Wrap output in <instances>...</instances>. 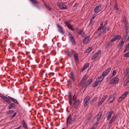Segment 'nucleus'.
I'll use <instances>...</instances> for the list:
<instances>
[{
    "label": "nucleus",
    "instance_id": "26",
    "mask_svg": "<svg viewBox=\"0 0 129 129\" xmlns=\"http://www.w3.org/2000/svg\"><path fill=\"white\" fill-rule=\"evenodd\" d=\"M105 77H104L103 76H100L97 78L96 79L97 80L99 81L100 82H101L104 79Z\"/></svg>",
    "mask_w": 129,
    "mask_h": 129
},
{
    "label": "nucleus",
    "instance_id": "20",
    "mask_svg": "<svg viewBox=\"0 0 129 129\" xmlns=\"http://www.w3.org/2000/svg\"><path fill=\"white\" fill-rule=\"evenodd\" d=\"M93 116V114L92 112H90L89 113L87 116V118L86 120V121H88Z\"/></svg>",
    "mask_w": 129,
    "mask_h": 129
},
{
    "label": "nucleus",
    "instance_id": "37",
    "mask_svg": "<svg viewBox=\"0 0 129 129\" xmlns=\"http://www.w3.org/2000/svg\"><path fill=\"white\" fill-rule=\"evenodd\" d=\"M128 27L127 25H124V28L125 29V33H126V35H127V31L128 30Z\"/></svg>",
    "mask_w": 129,
    "mask_h": 129
},
{
    "label": "nucleus",
    "instance_id": "13",
    "mask_svg": "<svg viewBox=\"0 0 129 129\" xmlns=\"http://www.w3.org/2000/svg\"><path fill=\"white\" fill-rule=\"evenodd\" d=\"M125 37L124 36L123 38L121 40L120 42L119 43V45L118 46V48L120 49L122 47L124 43V40H125Z\"/></svg>",
    "mask_w": 129,
    "mask_h": 129
},
{
    "label": "nucleus",
    "instance_id": "44",
    "mask_svg": "<svg viewBox=\"0 0 129 129\" xmlns=\"http://www.w3.org/2000/svg\"><path fill=\"white\" fill-rule=\"evenodd\" d=\"M89 66V64L88 63H87L84 66V67H85V68H87Z\"/></svg>",
    "mask_w": 129,
    "mask_h": 129
},
{
    "label": "nucleus",
    "instance_id": "30",
    "mask_svg": "<svg viewBox=\"0 0 129 129\" xmlns=\"http://www.w3.org/2000/svg\"><path fill=\"white\" fill-rule=\"evenodd\" d=\"M15 105L14 103H11L9 106V109H10L13 108L15 106Z\"/></svg>",
    "mask_w": 129,
    "mask_h": 129
},
{
    "label": "nucleus",
    "instance_id": "15",
    "mask_svg": "<svg viewBox=\"0 0 129 129\" xmlns=\"http://www.w3.org/2000/svg\"><path fill=\"white\" fill-rule=\"evenodd\" d=\"M121 38V36L117 35L115 36L113 38H112L111 40V41L112 42H113L116 40H118L120 39Z\"/></svg>",
    "mask_w": 129,
    "mask_h": 129
},
{
    "label": "nucleus",
    "instance_id": "58",
    "mask_svg": "<svg viewBox=\"0 0 129 129\" xmlns=\"http://www.w3.org/2000/svg\"><path fill=\"white\" fill-rule=\"evenodd\" d=\"M70 75L71 76H73V73L72 72H70Z\"/></svg>",
    "mask_w": 129,
    "mask_h": 129
},
{
    "label": "nucleus",
    "instance_id": "59",
    "mask_svg": "<svg viewBox=\"0 0 129 129\" xmlns=\"http://www.w3.org/2000/svg\"><path fill=\"white\" fill-rule=\"evenodd\" d=\"M113 95H110V97L109 98V100L111 99L112 98H113Z\"/></svg>",
    "mask_w": 129,
    "mask_h": 129
},
{
    "label": "nucleus",
    "instance_id": "14",
    "mask_svg": "<svg viewBox=\"0 0 129 129\" xmlns=\"http://www.w3.org/2000/svg\"><path fill=\"white\" fill-rule=\"evenodd\" d=\"M73 101V107L75 109L77 108L79 106L80 103V102L79 100H77L74 101Z\"/></svg>",
    "mask_w": 129,
    "mask_h": 129
},
{
    "label": "nucleus",
    "instance_id": "52",
    "mask_svg": "<svg viewBox=\"0 0 129 129\" xmlns=\"http://www.w3.org/2000/svg\"><path fill=\"white\" fill-rule=\"evenodd\" d=\"M16 112H15L13 114V115H12L11 117L12 118H13L16 115Z\"/></svg>",
    "mask_w": 129,
    "mask_h": 129
},
{
    "label": "nucleus",
    "instance_id": "10",
    "mask_svg": "<svg viewBox=\"0 0 129 129\" xmlns=\"http://www.w3.org/2000/svg\"><path fill=\"white\" fill-rule=\"evenodd\" d=\"M57 5L59 7V8L62 10H64L67 9V7L65 4L58 3H57Z\"/></svg>",
    "mask_w": 129,
    "mask_h": 129
},
{
    "label": "nucleus",
    "instance_id": "55",
    "mask_svg": "<svg viewBox=\"0 0 129 129\" xmlns=\"http://www.w3.org/2000/svg\"><path fill=\"white\" fill-rule=\"evenodd\" d=\"M115 98V97L114 96L113 98V100H112L110 101V103H111L112 102H113L114 101V99Z\"/></svg>",
    "mask_w": 129,
    "mask_h": 129
},
{
    "label": "nucleus",
    "instance_id": "17",
    "mask_svg": "<svg viewBox=\"0 0 129 129\" xmlns=\"http://www.w3.org/2000/svg\"><path fill=\"white\" fill-rule=\"evenodd\" d=\"M64 24L66 25L70 29L73 30L74 29L73 28L72 25L69 23L68 22H64Z\"/></svg>",
    "mask_w": 129,
    "mask_h": 129
},
{
    "label": "nucleus",
    "instance_id": "31",
    "mask_svg": "<svg viewBox=\"0 0 129 129\" xmlns=\"http://www.w3.org/2000/svg\"><path fill=\"white\" fill-rule=\"evenodd\" d=\"M44 5L48 10L49 11L51 10V9L50 8V7L48 4L44 3Z\"/></svg>",
    "mask_w": 129,
    "mask_h": 129
},
{
    "label": "nucleus",
    "instance_id": "32",
    "mask_svg": "<svg viewBox=\"0 0 129 129\" xmlns=\"http://www.w3.org/2000/svg\"><path fill=\"white\" fill-rule=\"evenodd\" d=\"M100 82L98 81V80H96L94 83V85H92V87H93L94 88L95 87L98 85L99 84Z\"/></svg>",
    "mask_w": 129,
    "mask_h": 129
},
{
    "label": "nucleus",
    "instance_id": "4",
    "mask_svg": "<svg viewBox=\"0 0 129 129\" xmlns=\"http://www.w3.org/2000/svg\"><path fill=\"white\" fill-rule=\"evenodd\" d=\"M119 81L118 78L117 77H115L110 80V83L111 84H114L117 83Z\"/></svg>",
    "mask_w": 129,
    "mask_h": 129
},
{
    "label": "nucleus",
    "instance_id": "12",
    "mask_svg": "<svg viewBox=\"0 0 129 129\" xmlns=\"http://www.w3.org/2000/svg\"><path fill=\"white\" fill-rule=\"evenodd\" d=\"M1 97L2 99H3V100L5 102H6L8 103V104H10L11 102L9 100H8V97H7L5 96L2 95H1Z\"/></svg>",
    "mask_w": 129,
    "mask_h": 129
},
{
    "label": "nucleus",
    "instance_id": "45",
    "mask_svg": "<svg viewBox=\"0 0 129 129\" xmlns=\"http://www.w3.org/2000/svg\"><path fill=\"white\" fill-rule=\"evenodd\" d=\"M96 15L95 14H93L91 18L92 20H93L96 17Z\"/></svg>",
    "mask_w": 129,
    "mask_h": 129
},
{
    "label": "nucleus",
    "instance_id": "42",
    "mask_svg": "<svg viewBox=\"0 0 129 129\" xmlns=\"http://www.w3.org/2000/svg\"><path fill=\"white\" fill-rule=\"evenodd\" d=\"M124 56L125 57H129V52L125 54L124 55Z\"/></svg>",
    "mask_w": 129,
    "mask_h": 129
},
{
    "label": "nucleus",
    "instance_id": "25",
    "mask_svg": "<svg viewBox=\"0 0 129 129\" xmlns=\"http://www.w3.org/2000/svg\"><path fill=\"white\" fill-rule=\"evenodd\" d=\"M75 53L74 54V56L76 60V62L79 61V59H78V55L77 53L75 52L74 51Z\"/></svg>",
    "mask_w": 129,
    "mask_h": 129
},
{
    "label": "nucleus",
    "instance_id": "51",
    "mask_svg": "<svg viewBox=\"0 0 129 129\" xmlns=\"http://www.w3.org/2000/svg\"><path fill=\"white\" fill-rule=\"evenodd\" d=\"M70 78L72 80L73 82H74L75 81L74 77L73 76H71Z\"/></svg>",
    "mask_w": 129,
    "mask_h": 129
},
{
    "label": "nucleus",
    "instance_id": "2",
    "mask_svg": "<svg viewBox=\"0 0 129 129\" xmlns=\"http://www.w3.org/2000/svg\"><path fill=\"white\" fill-rule=\"evenodd\" d=\"M88 78V75L87 74L85 75L82 78L81 81L80 82L78 86L80 87L81 86L85 84V81L87 80Z\"/></svg>",
    "mask_w": 129,
    "mask_h": 129
},
{
    "label": "nucleus",
    "instance_id": "54",
    "mask_svg": "<svg viewBox=\"0 0 129 129\" xmlns=\"http://www.w3.org/2000/svg\"><path fill=\"white\" fill-rule=\"evenodd\" d=\"M126 48L125 49L127 51L129 50V46L128 45H127L126 47Z\"/></svg>",
    "mask_w": 129,
    "mask_h": 129
},
{
    "label": "nucleus",
    "instance_id": "53",
    "mask_svg": "<svg viewBox=\"0 0 129 129\" xmlns=\"http://www.w3.org/2000/svg\"><path fill=\"white\" fill-rule=\"evenodd\" d=\"M111 117V116H109V115L107 117V120H109L110 119Z\"/></svg>",
    "mask_w": 129,
    "mask_h": 129
},
{
    "label": "nucleus",
    "instance_id": "57",
    "mask_svg": "<svg viewBox=\"0 0 129 129\" xmlns=\"http://www.w3.org/2000/svg\"><path fill=\"white\" fill-rule=\"evenodd\" d=\"M93 20H92L91 18L90 20V22H89V24H90L92 23V21Z\"/></svg>",
    "mask_w": 129,
    "mask_h": 129
},
{
    "label": "nucleus",
    "instance_id": "11",
    "mask_svg": "<svg viewBox=\"0 0 129 129\" xmlns=\"http://www.w3.org/2000/svg\"><path fill=\"white\" fill-rule=\"evenodd\" d=\"M56 25L58 28V31L61 34L64 35V32L63 28L58 24H57Z\"/></svg>",
    "mask_w": 129,
    "mask_h": 129
},
{
    "label": "nucleus",
    "instance_id": "41",
    "mask_svg": "<svg viewBox=\"0 0 129 129\" xmlns=\"http://www.w3.org/2000/svg\"><path fill=\"white\" fill-rule=\"evenodd\" d=\"M89 84L88 83H87V82L85 84V85L83 86V88H84V90H85L86 88H87V86L89 85Z\"/></svg>",
    "mask_w": 129,
    "mask_h": 129
},
{
    "label": "nucleus",
    "instance_id": "19",
    "mask_svg": "<svg viewBox=\"0 0 129 129\" xmlns=\"http://www.w3.org/2000/svg\"><path fill=\"white\" fill-rule=\"evenodd\" d=\"M90 38L89 36H87L84 39L83 41V43L85 44H86L89 41V40Z\"/></svg>",
    "mask_w": 129,
    "mask_h": 129
},
{
    "label": "nucleus",
    "instance_id": "56",
    "mask_svg": "<svg viewBox=\"0 0 129 129\" xmlns=\"http://www.w3.org/2000/svg\"><path fill=\"white\" fill-rule=\"evenodd\" d=\"M110 113V114L112 115L114 113V111L113 110H111L110 111H109Z\"/></svg>",
    "mask_w": 129,
    "mask_h": 129
},
{
    "label": "nucleus",
    "instance_id": "21",
    "mask_svg": "<svg viewBox=\"0 0 129 129\" xmlns=\"http://www.w3.org/2000/svg\"><path fill=\"white\" fill-rule=\"evenodd\" d=\"M72 120V118L71 117V114H70L67 118V124L70 123H71Z\"/></svg>",
    "mask_w": 129,
    "mask_h": 129
},
{
    "label": "nucleus",
    "instance_id": "5",
    "mask_svg": "<svg viewBox=\"0 0 129 129\" xmlns=\"http://www.w3.org/2000/svg\"><path fill=\"white\" fill-rule=\"evenodd\" d=\"M90 99V97L89 96H87L86 97L83 102L84 106L86 107L88 105L89 103Z\"/></svg>",
    "mask_w": 129,
    "mask_h": 129
},
{
    "label": "nucleus",
    "instance_id": "22",
    "mask_svg": "<svg viewBox=\"0 0 129 129\" xmlns=\"http://www.w3.org/2000/svg\"><path fill=\"white\" fill-rule=\"evenodd\" d=\"M22 123L23 127H24L25 129H28L27 125L24 120L22 121Z\"/></svg>",
    "mask_w": 129,
    "mask_h": 129
},
{
    "label": "nucleus",
    "instance_id": "6",
    "mask_svg": "<svg viewBox=\"0 0 129 129\" xmlns=\"http://www.w3.org/2000/svg\"><path fill=\"white\" fill-rule=\"evenodd\" d=\"M69 38L70 39V41L72 42V44L75 45L76 44V42L75 39L73 37L72 34L70 33H68Z\"/></svg>",
    "mask_w": 129,
    "mask_h": 129
},
{
    "label": "nucleus",
    "instance_id": "63",
    "mask_svg": "<svg viewBox=\"0 0 129 129\" xmlns=\"http://www.w3.org/2000/svg\"><path fill=\"white\" fill-rule=\"evenodd\" d=\"M36 7H37V8L38 9H40V7H39V6H37H37H36Z\"/></svg>",
    "mask_w": 129,
    "mask_h": 129
},
{
    "label": "nucleus",
    "instance_id": "40",
    "mask_svg": "<svg viewBox=\"0 0 129 129\" xmlns=\"http://www.w3.org/2000/svg\"><path fill=\"white\" fill-rule=\"evenodd\" d=\"M92 81V79H91L88 80L87 83H88L89 84H90Z\"/></svg>",
    "mask_w": 129,
    "mask_h": 129
},
{
    "label": "nucleus",
    "instance_id": "18",
    "mask_svg": "<svg viewBox=\"0 0 129 129\" xmlns=\"http://www.w3.org/2000/svg\"><path fill=\"white\" fill-rule=\"evenodd\" d=\"M102 116V112L101 111H100L98 114L95 117V118H97V121H98L99 120Z\"/></svg>",
    "mask_w": 129,
    "mask_h": 129
},
{
    "label": "nucleus",
    "instance_id": "9",
    "mask_svg": "<svg viewBox=\"0 0 129 129\" xmlns=\"http://www.w3.org/2000/svg\"><path fill=\"white\" fill-rule=\"evenodd\" d=\"M76 30L77 33L78 34L81 35L82 37H84L85 34L82 29L77 28L76 29Z\"/></svg>",
    "mask_w": 129,
    "mask_h": 129
},
{
    "label": "nucleus",
    "instance_id": "46",
    "mask_svg": "<svg viewBox=\"0 0 129 129\" xmlns=\"http://www.w3.org/2000/svg\"><path fill=\"white\" fill-rule=\"evenodd\" d=\"M76 115H74L73 117V118L72 119V121H75V120L76 119Z\"/></svg>",
    "mask_w": 129,
    "mask_h": 129
},
{
    "label": "nucleus",
    "instance_id": "47",
    "mask_svg": "<svg viewBox=\"0 0 129 129\" xmlns=\"http://www.w3.org/2000/svg\"><path fill=\"white\" fill-rule=\"evenodd\" d=\"M97 99H98L97 97H94L92 99V102H94V101L96 100Z\"/></svg>",
    "mask_w": 129,
    "mask_h": 129
},
{
    "label": "nucleus",
    "instance_id": "64",
    "mask_svg": "<svg viewBox=\"0 0 129 129\" xmlns=\"http://www.w3.org/2000/svg\"><path fill=\"white\" fill-rule=\"evenodd\" d=\"M77 3H76L74 6V7H76V5H77Z\"/></svg>",
    "mask_w": 129,
    "mask_h": 129
},
{
    "label": "nucleus",
    "instance_id": "8",
    "mask_svg": "<svg viewBox=\"0 0 129 129\" xmlns=\"http://www.w3.org/2000/svg\"><path fill=\"white\" fill-rule=\"evenodd\" d=\"M101 53V51L100 50H98V52L95 53L91 56V59L92 60L95 59Z\"/></svg>",
    "mask_w": 129,
    "mask_h": 129
},
{
    "label": "nucleus",
    "instance_id": "29",
    "mask_svg": "<svg viewBox=\"0 0 129 129\" xmlns=\"http://www.w3.org/2000/svg\"><path fill=\"white\" fill-rule=\"evenodd\" d=\"M31 2L32 4L35 6H37L38 3V2L36 0H32Z\"/></svg>",
    "mask_w": 129,
    "mask_h": 129
},
{
    "label": "nucleus",
    "instance_id": "62",
    "mask_svg": "<svg viewBox=\"0 0 129 129\" xmlns=\"http://www.w3.org/2000/svg\"><path fill=\"white\" fill-rule=\"evenodd\" d=\"M108 115L109 116H111V114H110V112H109L108 113Z\"/></svg>",
    "mask_w": 129,
    "mask_h": 129
},
{
    "label": "nucleus",
    "instance_id": "39",
    "mask_svg": "<svg viewBox=\"0 0 129 129\" xmlns=\"http://www.w3.org/2000/svg\"><path fill=\"white\" fill-rule=\"evenodd\" d=\"M122 22H123L124 25H127V22L125 19H124L123 20H122Z\"/></svg>",
    "mask_w": 129,
    "mask_h": 129
},
{
    "label": "nucleus",
    "instance_id": "61",
    "mask_svg": "<svg viewBox=\"0 0 129 129\" xmlns=\"http://www.w3.org/2000/svg\"><path fill=\"white\" fill-rule=\"evenodd\" d=\"M98 124V121H97L95 123L94 125H96V126H97Z\"/></svg>",
    "mask_w": 129,
    "mask_h": 129
},
{
    "label": "nucleus",
    "instance_id": "3",
    "mask_svg": "<svg viewBox=\"0 0 129 129\" xmlns=\"http://www.w3.org/2000/svg\"><path fill=\"white\" fill-rule=\"evenodd\" d=\"M102 5L100 4H99L96 6L94 8V12L95 13H97L99 12L102 10Z\"/></svg>",
    "mask_w": 129,
    "mask_h": 129
},
{
    "label": "nucleus",
    "instance_id": "28",
    "mask_svg": "<svg viewBox=\"0 0 129 129\" xmlns=\"http://www.w3.org/2000/svg\"><path fill=\"white\" fill-rule=\"evenodd\" d=\"M92 47L91 46H90L87 48V49L86 50V53H89L92 50Z\"/></svg>",
    "mask_w": 129,
    "mask_h": 129
},
{
    "label": "nucleus",
    "instance_id": "36",
    "mask_svg": "<svg viewBox=\"0 0 129 129\" xmlns=\"http://www.w3.org/2000/svg\"><path fill=\"white\" fill-rule=\"evenodd\" d=\"M116 73V70H114L112 74V75L111 76L110 75V78H111L113 77V76L115 75Z\"/></svg>",
    "mask_w": 129,
    "mask_h": 129
},
{
    "label": "nucleus",
    "instance_id": "27",
    "mask_svg": "<svg viewBox=\"0 0 129 129\" xmlns=\"http://www.w3.org/2000/svg\"><path fill=\"white\" fill-rule=\"evenodd\" d=\"M69 103L70 105H72V97L71 95H69Z\"/></svg>",
    "mask_w": 129,
    "mask_h": 129
},
{
    "label": "nucleus",
    "instance_id": "60",
    "mask_svg": "<svg viewBox=\"0 0 129 129\" xmlns=\"http://www.w3.org/2000/svg\"><path fill=\"white\" fill-rule=\"evenodd\" d=\"M86 69L85 68V67H83L81 71L82 72L84 70Z\"/></svg>",
    "mask_w": 129,
    "mask_h": 129
},
{
    "label": "nucleus",
    "instance_id": "33",
    "mask_svg": "<svg viewBox=\"0 0 129 129\" xmlns=\"http://www.w3.org/2000/svg\"><path fill=\"white\" fill-rule=\"evenodd\" d=\"M128 94V92L126 91L122 95L121 97H122L124 99L125 97Z\"/></svg>",
    "mask_w": 129,
    "mask_h": 129
},
{
    "label": "nucleus",
    "instance_id": "16",
    "mask_svg": "<svg viewBox=\"0 0 129 129\" xmlns=\"http://www.w3.org/2000/svg\"><path fill=\"white\" fill-rule=\"evenodd\" d=\"M8 98L9 100H10L14 103H16L17 104H18V103L16 99L13 98L10 96H8Z\"/></svg>",
    "mask_w": 129,
    "mask_h": 129
},
{
    "label": "nucleus",
    "instance_id": "34",
    "mask_svg": "<svg viewBox=\"0 0 129 129\" xmlns=\"http://www.w3.org/2000/svg\"><path fill=\"white\" fill-rule=\"evenodd\" d=\"M111 42H108L105 45L106 49L110 47V45H111Z\"/></svg>",
    "mask_w": 129,
    "mask_h": 129
},
{
    "label": "nucleus",
    "instance_id": "24",
    "mask_svg": "<svg viewBox=\"0 0 129 129\" xmlns=\"http://www.w3.org/2000/svg\"><path fill=\"white\" fill-rule=\"evenodd\" d=\"M114 8L115 10H116V13H117L119 12V9L118 6L116 2L115 3V6L114 7Z\"/></svg>",
    "mask_w": 129,
    "mask_h": 129
},
{
    "label": "nucleus",
    "instance_id": "48",
    "mask_svg": "<svg viewBox=\"0 0 129 129\" xmlns=\"http://www.w3.org/2000/svg\"><path fill=\"white\" fill-rule=\"evenodd\" d=\"M103 103L102 101H100L98 103V105L99 106H100Z\"/></svg>",
    "mask_w": 129,
    "mask_h": 129
},
{
    "label": "nucleus",
    "instance_id": "7",
    "mask_svg": "<svg viewBox=\"0 0 129 129\" xmlns=\"http://www.w3.org/2000/svg\"><path fill=\"white\" fill-rule=\"evenodd\" d=\"M111 68L110 67L108 68L106 70L104 71L102 74V76L104 77H105L108 75L111 70Z\"/></svg>",
    "mask_w": 129,
    "mask_h": 129
},
{
    "label": "nucleus",
    "instance_id": "35",
    "mask_svg": "<svg viewBox=\"0 0 129 129\" xmlns=\"http://www.w3.org/2000/svg\"><path fill=\"white\" fill-rule=\"evenodd\" d=\"M108 96L107 95H106L104 96H103L102 98L101 101L104 102L105 99L108 97Z\"/></svg>",
    "mask_w": 129,
    "mask_h": 129
},
{
    "label": "nucleus",
    "instance_id": "50",
    "mask_svg": "<svg viewBox=\"0 0 129 129\" xmlns=\"http://www.w3.org/2000/svg\"><path fill=\"white\" fill-rule=\"evenodd\" d=\"M67 55L68 56L71 57V54L69 51H68L67 53Z\"/></svg>",
    "mask_w": 129,
    "mask_h": 129
},
{
    "label": "nucleus",
    "instance_id": "1",
    "mask_svg": "<svg viewBox=\"0 0 129 129\" xmlns=\"http://www.w3.org/2000/svg\"><path fill=\"white\" fill-rule=\"evenodd\" d=\"M107 24V21H104L101 24L100 26L98 28V30H99L101 29L103 30V34L105 33V30L107 29L106 25Z\"/></svg>",
    "mask_w": 129,
    "mask_h": 129
},
{
    "label": "nucleus",
    "instance_id": "38",
    "mask_svg": "<svg viewBox=\"0 0 129 129\" xmlns=\"http://www.w3.org/2000/svg\"><path fill=\"white\" fill-rule=\"evenodd\" d=\"M14 112V111L13 110H11L8 111L7 113L8 114H11L13 113Z\"/></svg>",
    "mask_w": 129,
    "mask_h": 129
},
{
    "label": "nucleus",
    "instance_id": "23",
    "mask_svg": "<svg viewBox=\"0 0 129 129\" xmlns=\"http://www.w3.org/2000/svg\"><path fill=\"white\" fill-rule=\"evenodd\" d=\"M117 116H113L112 117L111 120L110 121L109 124H111L112 122H114L116 119V118Z\"/></svg>",
    "mask_w": 129,
    "mask_h": 129
},
{
    "label": "nucleus",
    "instance_id": "43",
    "mask_svg": "<svg viewBox=\"0 0 129 129\" xmlns=\"http://www.w3.org/2000/svg\"><path fill=\"white\" fill-rule=\"evenodd\" d=\"M123 99H124L121 96L118 99V101L119 102H120Z\"/></svg>",
    "mask_w": 129,
    "mask_h": 129
},
{
    "label": "nucleus",
    "instance_id": "49",
    "mask_svg": "<svg viewBox=\"0 0 129 129\" xmlns=\"http://www.w3.org/2000/svg\"><path fill=\"white\" fill-rule=\"evenodd\" d=\"M76 96H75V94H74V95L73 97V101L77 100H76Z\"/></svg>",
    "mask_w": 129,
    "mask_h": 129
}]
</instances>
